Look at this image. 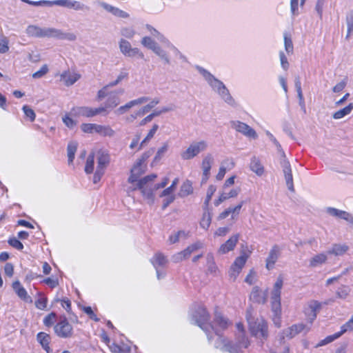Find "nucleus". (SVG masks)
<instances>
[{
    "label": "nucleus",
    "mask_w": 353,
    "mask_h": 353,
    "mask_svg": "<svg viewBox=\"0 0 353 353\" xmlns=\"http://www.w3.org/2000/svg\"><path fill=\"white\" fill-rule=\"evenodd\" d=\"M26 34L29 37L38 38H55L70 41H75L77 36L72 32H63L59 29L54 28H41L37 26L30 25L26 28Z\"/></svg>",
    "instance_id": "obj_1"
},
{
    "label": "nucleus",
    "mask_w": 353,
    "mask_h": 353,
    "mask_svg": "<svg viewBox=\"0 0 353 353\" xmlns=\"http://www.w3.org/2000/svg\"><path fill=\"white\" fill-rule=\"evenodd\" d=\"M157 178V174H152L148 175L141 180L138 181L136 186L133 190H139L142 193V195L148 200L150 204H152L154 202V191L163 188L166 186L169 181L168 178H165L163 181L160 183L153 184V181Z\"/></svg>",
    "instance_id": "obj_2"
},
{
    "label": "nucleus",
    "mask_w": 353,
    "mask_h": 353,
    "mask_svg": "<svg viewBox=\"0 0 353 353\" xmlns=\"http://www.w3.org/2000/svg\"><path fill=\"white\" fill-rule=\"evenodd\" d=\"M236 339V343L233 344L227 339L219 336L217 343L223 345V347H221L222 350L229 352L230 353H237L241 348H247L248 347L249 341L245 337L244 332L238 333Z\"/></svg>",
    "instance_id": "obj_3"
},
{
    "label": "nucleus",
    "mask_w": 353,
    "mask_h": 353,
    "mask_svg": "<svg viewBox=\"0 0 353 353\" xmlns=\"http://www.w3.org/2000/svg\"><path fill=\"white\" fill-rule=\"evenodd\" d=\"M247 320L249 323L250 330L252 335L257 338L266 339L268 336V325L262 318L254 320L248 311Z\"/></svg>",
    "instance_id": "obj_4"
},
{
    "label": "nucleus",
    "mask_w": 353,
    "mask_h": 353,
    "mask_svg": "<svg viewBox=\"0 0 353 353\" xmlns=\"http://www.w3.org/2000/svg\"><path fill=\"white\" fill-rule=\"evenodd\" d=\"M208 143L204 140L192 142L188 148L181 153L183 160H190L208 148Z\"/></svg>",
    "instance_id": "obj_5"
},
{
    "label": "nucleus",
    "mask_w": 353,
    "mask_h": 353,
    "mask_svg": "<svg viewBox=\"0 0 353 353\" xmlns=\"http://www.w3.org/2000/svg\"><path fill=\"white\" fill-rule=\"evenodd\" d=\"M248 257L249 254L243 251L241 252V256L235 259L229 271L230 279L232 281H234L236 280L243 267L245 264Z\"/></svg>",
    "instance_id": "obj_6"
},
{
    "label": "nucleus",
    "mask_w": 353,
    "mask_h": 353,
    "mask_svg": "<svg viewBox=\"0 0 353 353\" xmlns=\"http://www.w3.org/2000/svg\"><path fill=\"white\" fill-rule=\"evenodd\" d=\"M192 321L204 331H207L205 324L210 321V314L203 306H199L192 314Z\"/></svg>",
    "instance_id": "obj_7"
},
{
    "label": "nucleus",
    "mask_w": 353,
    "mask_h": 353,
    "mask_svg": "<svg viewBox=\"0 0 353 353\" xmlns=\"http://www.w3.org/2000/svg\"><path fill=\"white\" fill-rule=\"evenodd\" d=\"M119 49L123 54L129 57H139L141 59H143V54L137 48H132L130 43L124 39H121L119 41Z\"/></svg>",
    "instance_id": "obj_8"
},
{
    "label": "nucleus",
    "mask_w": 353,
    "mask_h": 353,
    "mask_svg": "<svg viewBox=\"0 0 353 353\" xmlns=\"http://www.w3.org/2000/svg\"><path fill=\"white\" fill-rule=\"evenodd\" d=\"M230 125L233 129L247 137L252 138L254 139H256L258 137L256 131L245 123L239 121H232L230 122Z\"/></svg>",
    "instance_id": "obj_9"
},
{
    "label": "nucleus",
    "mask_w": 353,
    "mask_h": 353,
    "mask_svg": "<svg viewBox=\"0 0 353 353\" xmlns=\"http://www.w3.org/2000/svg\"><path fill=\"white\" fill-rule=\"evenodd\" d=\"M54 332L62 338H69L72 335V327L68 323L65 317L61 319L60 321L54 326Z\"/></svg>",
    "instance_id": "obj_10"
},
{
    "label": "nucleus",
    "mask_w": 353,
    "mask_h": 353,
    "mask_svg": "<svg viewBox=\"0 0 353 353\" xmlns=\"http://www.w3.org/2000/svg\"><path fill=\"white\" fill-rule=\"evenodd\" d=\"M202 248L203 243L201 241H196V243L189 245L184 250L174 254L172 256V259L174 262L178 263L183 259L189 258L193 252Z\"/></svg>",
    "instance_id": "obj_11"
},
{
    "label": "nucleus",
    "mask_w": 353,
    "mask_h": 353,
    "mask_svg": "<svg viewBox=\"0 0 353 353\" xmlns=\"http://www.w3.org/2000/svg\"><path fill=\"white\" fill-rule=\"evenodd\" d=\"M198 71L203 75L205 79L208 81V83L210 85L212 89L218 92L219 90L222 88V87L225 86V85L219 79H216L210 72H209L205 69L200 67H196Z\"/></svg>",
    "instance_id": "obj_12"
},
{
    "label": "nucleus",
    "mask_w": 353,
    "mask_h": 353,
    "mask_svg": "<svg viewBox=\"0 0 353 353\" xmlns=\"http://www.w3.org/2000/svg\"><path fill=\"white\" fill-rule=\"evenodd\" d=\"M280 163L283 168V174L285 176L286 185L290 191L294 192V188L293 177H292V169H291L290 164L286 158L281 159Z\"/></svg>",
    "instance_id": "obj_13"
},
{
    "label": "nucleus",
    "mask_w": 353,
    "mask_h": 353,
    "mask_svg": "<svg viewBox=\"0 0 353 353\" xmlns=\"http://www.w3.org/2000/svg\"><path fill=\"white\" fill-rule=\"evenodd\" d=\"M304 330H306V332H307L310 330L309 327H307L306 325H305L303 323H299L292 325L291 327L285 329L283 332V336H281V341L284 339L285 337L292 339L298 334L301 333Z\"/></svg>",
    "instance_id": "obj_14"
},
{
    "label": "nucleus",
    "mask_w": 353,
    "mask_h": 353,
    "mask_svg": "<svg viewBox=\"0 0 353 353\" xmlns=\"http://www.w3.org/2000/svg\"><path fill=\"white\" fill-rule=\"evenodd\" d=\"M281 255V248L278 245H274L270 250L268 256L266 259V268L271 270L274 268V264L277 261Z\"/></svg>",
    "instance_id": "obj_15"
},
{
    "label": "nucleus",
    "mask_w": 353,
    "mask_h": 353,
    "mask_svg": "<svg viewBox=\"0 0 353 353\" xmlns=\"http://www.w3.org/2000/svg\"><path fill=\"white\" fill-rule=\"evenodd\" d=\"M214 163V158L211 154H208L203 159L201 168L203 170V177L201 182L206 183L210 174L212 165Z\"/></svg>",
    "instance_id": "obj_16"
},
{
    "label": "nucleus",
    "mask_w": 353,
    "mask_h": 353,
    "mask_svg": "<svg viewBox=\"0 0 353 353\" xmlns=\"http://www.w3.org/2000/svg\"><path fill=\"white\" fill-rule=\"evenodd\" d=\"M239 234H234L225 243L222 244L219 248L218 252L221 254H224L231 250H233L236 246Z\"/></svg>",
    "instance_id": "obj_17"
},
{
    "label": "nucleus",
    "mask_w": 353,
    "mask_h": 353,
    "mask_svg": "<svg viewBox=\"0 0 353 353\" xmlns=\"http://www.w3.org/2000/svg\"><path fill=\"white\" fill-rule=\"evenodd\" d=\"M57 6L66 7L68 8H73L75 10H83L88 9V8L83 3L77 1L71 0H57Z\"/></svg>",
    "instance_id": "obj_18"
},
{
    "label": "nucleus",
    "mask_w": 353,
    "mask_h": 353,
    "mask_svg": "<svg viewBox=\"0 0 353 353\" xmlns=\"http://www.w3.org/2000/svg\"><path fill=\"white\" fill-rule=\"evenodd\" d=\"M250 299L254 303L263 304L266 302L267 294L261 291L259 287L255 286L251 292Z\"/></svg>",
    "instance_id": "obj_19"
},
{
    "label": "nucleus",
    "mask_w": 353,
    "mask_h": 353,
    "mask_svg": "<svg viewBox=\"0 0 353 353\" xmlns=\"http://www.w3.org/2000/svg\"><path fill=\"white\" fill-rule=\"evenodd\" d=\"M124 89L121 88L117 91L112 92L110 94L106 102L105 108H114L120 103L119 94H123Z\"/></svg>",
    "instance_id": "obj_20"
},
{
    "label": "nucleus",
    "mask_w": 353,
    "mask_h": 353,
    "mask_svg": "<svg viewBox=\"0 0 353 353\" xmlns=\"http://www.w3.org/2000/svg\"><path fill=\"white\" fill-rule=\"evenodd\" d=\"M99 5L104 10H105L106 11L112 13L115 17H119V18H122V19H126V18L129 17V14L127 13L126 12H125V11H123V10H122L118 8H116V7H114V6H112L111 5H109L107 3L101 2V3H99Z\"/></svg>",
    "instance_id": "obj_21"
},
{
    "label": "nucleus",
    "mask_w": 353,
    "mask_h": 353,
    "mask_svg": "<svg viewBox=\"0 0 353 353\" xmlns=\"http://www.w3.org/2000/svg\"><path fill=\"white\" fill-rule=\"evenodd\" d=\"M12 288L18 296L28 303H32V299L28 295L26 289L21 285L19 281H16L12 283Z\"/></svg>",
    "instance_id": "obj_22"
},
{
    "label": "nucleus",
    "mask_w": 353,
    "mask_h": 353,
    "mask_svg": "<svg viewBox=\"0 0 353 353\" xmlns=\"http://www.w3.org/2000/svg\"><path fill=\"white\" fill-rule=\"evenodd\" d=\"M97 170H103L110 163V156L104 150H100L97 152Z\"/></svg>",
    "instance_id": "obj_23"
},
{
    "label": "nucleus",
    "mask_w": 353,
    "mask_h": 353,
    "mask_svg": "<svg viewBox=\"0 0 353 353\" xmlns=\"http://www.w3.org/2000/svg\"><path fill=\"white\" fill-rule=\"evenodd\" d=\"M81 78V75L77 73H71L65 72L61 75V79L65 82V85L70 86L73 85Z\"/></svg>",
    "instance_id": "obj_24"
},
{
    "label": "nucleus",
    "mask_w": 353,
    "mask_h": 353,
    "mask_svg": "<svg viewBox=\"0 0 353 353\" xmlns=\"http://www.w3.org/2000/svg\"><path fill=\"white\" fill-rule=\"evenodd\" d=\"M239 192H240V188H236V189L231 190L230 191V192H228V193H225V192L222 193L220 195V196L219 197V199L214 201V205L216 206H218L224 201H225L230 198H234V197L237 196Z\"/></svg>",
    "instance_id": "obj_25"
},
{
    "label": "nucleus",
    "mask_w": 353,
    "mask_h": 353,
    "mask_svg": "<svg viewBox=\"0 0 353 353\" xmlns=\"http://www.w3.org/2000/svg\"><path fill=\"white\" fill-rule=\"evenodd\" d=\"M283 283V279L279 276L275 282L273 290L272 291V300H281V293Z\"/></svg>",
    "instance_id": "obj_26"
},
{
    "label": "nucleus",
    "mask_w": 353,
    "mask_h": 353,
    "mask_svg": "<svg viewBox=\"0 0 353 353\" xmlns=\"http://www.w3.org/2000/svg\"><path fill=\"white\" fill-rule=\"evenodd\" d=\"M250 168L252 172L258 176H261L264 173V168L261 163L259 159L253 157L251 159Z\"/></svg>",
    "instance_id": "obj_27"
},
{
    "label": "nucleus",
    "mask_w": 353,
    "mask_h": 353,
    "mask_svg": "<svg viewBox=\"0 0 353 353\" xmlns=\"http://www.w3.org/2000/svg\"><path fill=\"white\" fill-rule=\"evenodd\" d=\"M37 341L41 345L43 348L46 350L48 352L50 350L49 343L50 341V335L47 334L45 332H39L37 336Z\"/></svg>",
    "instance_id": "obj_28"
},
{
    "label": "nucleus",
    "mask_w": 353,
    "mask_h": 353,
    "mask_svg": "<svg viewBox=\"0 0 353 353\" xmlns=\"http://www.w3.org/2000/svg\"><path fill=\"white\" fill-rule=\"evenodd\" d=\"M72 112L77 116L93 117L92 108L89 107H77L73 108Z\"/></svg>",
    "instance_id": "obj_29"
},
{
    "label": "nucleus",
    "mask_w": 353,
    "mask_h": 353,
    "mask_svg": "<svg viewBox=\"0 0 353 353\" xmlns=\"http://www.w3.org/2000/svg\"><path fill=\"white\" fill-rule=\"evenodd\" d=\"M218 93L227 103L230 105H235L234 99L230 95L228 90L225 86L222 87V88L218 91Z\"/></svg>",
    "instance_id": "obj_30"
},
{
    "label": "nucleus",
    "mask_w": 353,
    "mask_h": 353,
    "mask_svg": "<svg viewBox=\"0 0 353 353\" xmlns=\"http://www.w3.org/2000/svg\"><path fill=\"white\" fill-rule=\"evenodd\" d=\"M321 305L316 301H312L309 303V309L310 310V314H308L310 319V323H312L316 317V312L320 310Z\"/></svg>",
    "instance_id": "obj_31"
},
{
    "label": "nucleus",
    "mask_w": 353,
    "mask_h": 353,
    "mask_svg": "<svg viewBox=\"0 0 353 353\" xmlns=\"http://www.w3.org/2000/svg\"><path fill=\"white\" fill-rule=\"evenodd\" d=\"M152 263L154 268L158 269V267L165 266L168 263V260L161 253H157L152 259Z\"/></svg>",
    "instance_id": "obj_32"
},
{
    "label": "nucleus",
    "mask_w": 353,
    "mask_h": 353,
    "mask_svg": "<svg viewBox=\"0 0 353 353\" xmlns=\"http://www.w3.org/2000/svg\"><path fill=\"white\" fill-rule=\"evenodd\" d=\"M193 192V188L192 182L189 180H186L181 186L179 196L181 197H185Z\"/></svg>",
    "instance_id": "obj_33"
},
{
    "label": "nucleus",
    "mask_w": 353,
    "mask_h": 353,
    "mask_svg": "<svg viewBox=\"0 0 353 353\" xmlns=\"http://www.w3.org/2000/svg\"><path fill=\"white\" fill-rule=\"evenodd\" d=\"M347 250L348 246L345 245L334 244L332 249L328 250L327 253L339 256L345 254Z\"/></svg>",
    "instance_id": "obj_34"
},
{
    "label": "nucleus",
    "mask_w": 353,
    "mask_h": 353,
    "mask_svg": "<svg viewBox=\"0 0 353 353\" xmlns=\"http://www.w3.org/2000/svg\"><path fill=\"white\" fill-rule=\"evenodd\" d=\"M95 132L108 137H112L114 134V131L110 126H105L96 124Z\"/></svg>",
    "instance_id": "obj_35"
},
{
    "label": "nucleus",
    "mask_w": 353,
    "mask_h": 353,
    "mask_svg": "<svg viewBox=\"0 0 353 353\" xmlns=\"http://www.w3.org/2000/svg\"><path fill=\"white\" fill-rule=\"evenodd\" d=\"M353 110V103H350L347 106L344 108L339 110L334 113L333 118L335 119H339L349 114Z\"/></svg>",
    "instance_id": "obj_36"
},
{
    "label": "nucleus",
    "mask_w": 353,
    "mask_h": 353,
    "mask_svg": "<svg viewBox=\"0 0 353 353\" xmlns=\"http://www.w3.org/2000/svg\"><path fill=\"white\" fill-rule=\"evenodd\" d=\"M345 21L347 28V32L345 39L347 40L352 33H353V10L350 11L347 14Z\"/></svg>",
    "instance_id": "obj_37"
},
{
    "label": "nucleus",
    "mask_w": 353,
    "mask_h": 353,
    "mask_svg": "<svg viewBox=\"0 0 353 353\" xmlns=\"http://www.w3.org/2000/svg\"><path fill=\"white\" fill-rule=\"evenodd\" d=\"M327 260V256L324 254H319L313 256L310 261V265L311 267H316L325 263Z\"/></svg>",
    "instance_id": "obj_38"
},
{
    "label": "nucleus",
    "mask_w": 353,
    "mask_h": 353,
    "mask_svg": "<svg viewBox=\"0 0 353 353\" xmlns=\"http://www.w3.org/2000/svg\"><path fill=\"white\" fill-rule=\"evenodd\" d=\"M159 129V125L157 124H154L152 129L149 131L145 138L141 141L139 150H141L143 147L147 145L149 141L153 138L154 134Z\"/></svg>",
    "instance_id": "obj_39"
},
{
    "label": "nucleus",
    "mask_w": 353,
    "mask_h": 353,
    "mask_svg": "<svg viewBox=\"0 0 353 353\" xmlns=\"http://www.w3.org/2000/svg\"><path fill=\"white\" fill-rule=\"evenodd\" d=\"M77 149V143L76 142H70L68 145L67 151H68V163L70 164L74 158V155Z\"/></svg>",
    "instance_id": "obj_40"
},
{
    "label": "nucleus",
    "mask_w": 353,
    "mask_h": 353,
    "mask_svg": "<svg viewBox=\"0 0 353 353\" xmlns=\"http://www.w3.org/2000/svg\"><path fill=\"white\" fill-rule=\"evenodd\" d=\"M159 99L158 98L154 99L150 103L143 106L141 109L137 111V114L144 115L148 113L152 108H153L156 105L159 103Z\"/></svg>",
    "instance_id": "obj_41"
},
{
    "label": "nucleus",
    "mask_w": 353,
    "mask_h": 353,
    "mask_svg": "<svg viewBox=\"0 0 353 353\" xmlns=\"http://www.w3.org/2000/svg\"><path fill=\"white\" fill-rule=\"evenodd\" d=\"M94 164V154L93 152L90 153L87 159L85 172L87 174H90L93 172Z\"/></svg>",
    "instance_id": "obj_42"
},
{
    "label": "nucleus",
    "mask_w": 353,
    "mask_h": 353,
    "mask_svg": "<svg viewBox=\"0 0 353 353\" xmlns=\"http://www.w3.org/2000/svg\"><path fill=\"white\" fill-rule=\"evenodd\" d=\"M214 324L219 325L221 329H225L228 326V321L220 313L216 312Z\"/></svg>",
    "instance_id": "obj_43"
},
{
    "label": "nucleus",
    "mask_w": 353,
    "mask_h": 353,
    "mask_svg": "<svg viewBox=\"0 0 353 353\" xmlns=\"http://www.w3.org/2000/svg\"><path fill=\"white\" fill-rule=\"evenodd\" d=\"M342 334H343L340 331L339 332L335 333L333 335L328 336L325 339L319 342V343L316 345V347L323 346L327 343H330L332 342L333 341H334L335 339L340 337Z\"/></svg>",
    "instance_id": "obj_44"
},
{
    "label": "nucleus",
    "mask_w": 353,
    "mask_h": 353,
    "mask_svg": "<svg viewBox=\"0 0 353 353\" xmlns=\"http://www.w3.org/2000/svg\"><path fill=\"white\" fill-rule=\"evenodd\" d=\"M211 215L209 212H205L203 214L200 225L204 229H208L211 223Z\"/></svg>",
    "instance_id": "obj_45"
},
{
    "label": "nucleus",
    "mask_w": 353,
    "mask_h": 353,
    "mask_svg": "<svg viewBox=\"0 0 353 353\" xmlns=\"http://www.w3.org/2000/svg\"><path fill=\"white\" fill-rule=\"evenodd\" d=\"M152 51L162 59H163L167 64L170 63V59L167 56L166 52L162 50L161 47L158 46V44L154 47Z\"/></svg>",
    "instance_id": "obj_46"
},
{
    "label": "nucleus",
    "mask_w": 353,
    "mask_h": 353,
    "mask_svg": "<svg viewBox=\"0 0 353 353\" xmlns=\"http://www.w3.org/2000/svg\"><path fill=\"white\" fill-rule=\"evenodd\" d=\"M284 44L286 52L288 54L292 53L294 49L292 41L290 36L288 35L287 33L284 34Z\"/></svg>",
    "instance_id": "obj_47"
},
{
    "label": "nucleus",
    "mask_w": 353,
    "mask_h": 353,
    "mask_svg": "<svg viewBox=\"0 0 353 353\" xmlns=\"http://www.w3.org/2000/svg\"><path fill=\"white\" fill-rule=\"evenodd\" d=\"M179 183V179L176 178L172 183V185L165 188L161 194L160 196H166L168 195H172V193L174 191L176 185Z\"/></svg>",
    "instance_id": "obj_48"
},
{
    "label": "nucleus",
    "mask_w": 353,
    "mask_h": 353,
    "mask_svg": "<svg viewBox=\"0 0 353 353\" xmlns=\"http://www.w3.org/2000/svg\"><path fill=\"white\" fill-rule=\"evenodd\" d=\"M216 186H214L213 185H210L208 187L205 201L204 202V208H207L208 207L209 203H210L213 194L216 192Z\"/></svg>",
    "instance_id": "obj_49"
},
{
    "label": "nucleus",
    "mask_w": 353,
    "mask_h": 353,
    "mask_svg": "<svg viewBox=\"0 0 353 353\" xmlns=\"http://www.w3.org/2000/svg\"><path fill=\"white\" fill-rule=\"evenodd\" d=\"M207 259V265L208 268V271H210L211 273L215 272L216 270V266L214 263V256L212 254L209 253L206 256Z\"/></svg>",
    "instance_id": "obj_50"
},
{
    "label": "nucleus",
    "mask_w": 353,
    "mask_h": 353,
    "mask_svg": "<svg viewBox=\"0 0 353 353\" xmlns=\"http://www.w3.org/2000/svg\"><path fill=\"white\" fill-rule=\"evenodd\" d=\"M141 44L148 49L153 50L157 43L150 37H144L141 40Z\"/></svg>",
    "instance_id": "obj_51"
},
{
    "label": "nucleus",
    "mask_w": 353,
    "mask_h": 353,
    "mask_svg": "<svg viewBox=\"0 0 353 353\" xmlns=\"http://www.w3.org/2000/svg\"><path fill=\"white\" fill-rule=\"evenodd\" d=\"M8 50V39L5 36L0 35V53H6Z\"/></svg>",
    "instance_id": "obj_52"
},
{
    "label": "nucleus",
    "mask_w": 353,
    "mask_h": 353,
    "mask_svg": "<svg viewBox=\"0 0 353 353\" xmlns=\"http://www.w3.org/2000/svg\"><path fill=\"white\" fill-rule=\"evenodd\" d=\"M132 107H133V105L131 103V101H129L126 104H125L124 105L120 106L119 108H117L114 111V113L118 114V115L123 114L126 113L127 112H128L130 108H132Z\"/></svg>",
    "instance_id": "obj_53"
},
{
    "label": "nucleus",
    "mask_w": 353,
    "mask_h": 353,
    "mask_svg": "<svg viewBox=\"0 0 353 353\" xmlns=\"http://www.w3.org/2000/svg\"><path fill=\"white\" fill-rule=\"evenodd\" d=\"M272 310L274 312V315H281V300H272Z\"/></svg>",
    "instance_id": "obj_54"
},
{
    "label": "nucleus",
    "mask_w": 353,
    "mask_h": 353,
    "mask_svg": "<svg viewBox=\"0 0 353 353\" xmlns=\"http://www.w3.org/2000/svg\"><path fill=\"white\" fill-rule=\"evenodd\" d=\"M350 290L347 286H343L341 288H339L336 292V296L339 299H345L349 295Z\"/></svg>",
    "instance_id": "obj_55"
},
{
    "label": "nucleus",
    "mask_w": 353,
    "mask_h": 353,
    "mask_svg": "<svg viewBox=\"0 0 353 353\" xmlns=\"http://www.w3.org/2000/svg\"><path fill=\"white\" fill-rule=\"evenodd\" d=\"M138 166L134 165L131 169V174L130 177L128 178V182L130 183H133L137 181V179L141 175V172H136L137 170L138 169Z\"/></svg>",
    "instance_id": "obj_56"
},
{
    "label": "nucleus",
    "mask_w": 353,
    "mask_h": 353,
    "mask_svg": "<svg viewBox=\"0 0 353 353\" xmlns=\"http://www.w3.org/2000/svg\"><path fill=\"white\" fill-rule=\"evenodd\" d=\"M121 34L125 38L132 39L135 34V31L132 28H123L121 30Z\"/></svg>",
    "instance_id": "obj_57"
},
{
    "label": "nucleus",
    "mask_w": 353,
    "mask_h": 353,
    "mask_svg": "<svg viewBox=\"0 0 353 353\" xmlns=\"http://www.w3.org/2000/svg\"><path fill=\"white\" fill-rule=\"evenodd\" d=\"M23 110L24 112V114H26V116L30 119V120L31 121H34V119H35V113L34 112V110L32 109H31L29 106L28 105H23Z\"/></svg>",
    "instance_id": "obj_58"
},
{
    "label": "nucleus",
    "mask_w": 353,
    "mask_h": 353,
    "mask_svg": "<svg viewBox=\"0 0 353 353\" xmlns=\"http://www.w3.org/2000/svg\"><path fill=\"white\" fill-rule=\"evenodd\" d=\"M48 72V68L47 65H43L39 70L34 72L32 74V77L34 79H39L43 77Z\"/></svg>",
    "instance_id": "obj_59"
},
{
    "label": "nucleus",
    "mask_w": 353,
    "mask_h": 353,
    "mask_svg": "<svg viewBox=\"0 0 353 353\" xmlns=\"http://www.w3.org/2000/svg\"><path fill=\"white\" fill-rule=\"evenodd\" d=\"M128 74L127 72H121L115 81H112L108 84V86H110V88L114 87L117 85H118L123 79L126 78L128 77Z\"/></svg>",
    "instance_id": "obj_60"
},
{
    "label": "nucleus",
    "mask_w": 353,
    "mask_h": 353,
    "mask_svg": "<svg viewBox=\"0 0 353 353\" xmlns=\"http://www.w3.org/2000/svg\"><path fill=\"white\" fill-rule=\"evenodd\" d=\"M341 329L342 334L347 331H353V316L346 323L341 326Z\"/></svg>",
    "instance_id": "obj_61"
},
{
    "label": "nucleus",
    "mask_w": 353,
    "mask_h": 353,
    "mask_svg": "<svg viewBox=\"0 0 353 353\" xmlns=\"http://www.w3.org/2000/svg\"><path fill=\"white\" fill-rule=\"evenodd\" d=\"M81 128L85 133H92L93 132H95L96 124L83 123L81 125Z\"/></svg>",
    "instance_id": "obj_62"
},
{
    "label": "nucleus",
    "mask_w": 353,
    "mask_h": 353,
    "mask_svg": "<svg viewBox=\"0 0 353 353\" xmlns=\"http://www.w3.org/2000/svg\"><path fill=\"white\" fill-rule=\"evenodd\" d=\"M8 243L13 248L21 250L23 248V244L15 237L11 238L8 240Z\"/></svg>",
    "instance_id": "obj_63"
},
{
    "label": "nucleus",
    "mask_w": 353,
    "mask_h": 353,
    "mask_svg": "<svg viewBox=\"0 0 353 353\" xmlns=\"http://www.w3.org/2000/svg\"><path fill=\"white\" fill-rule=\"evenodd\" d=\"M168 143H163V145L160 148L157 154H156V156L154 157V161H158L159 160L161 157L164 154L165 152H166V151L168 150Z\"/></svg>",
    "instance_id": "obj_64"
}]
</instances>
